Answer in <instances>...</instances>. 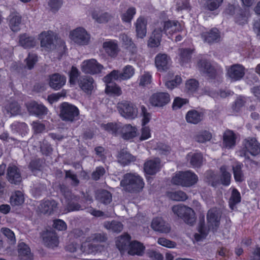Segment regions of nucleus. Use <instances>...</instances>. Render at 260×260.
<instances>
[{
	"label": "nucleus",
	"mask_w": 260,
	"mask_h": 260,
	"mask_svg": "<svg viewBox=\"0 0 260 260\" xmlns=\"http://www.w3.org/2000/svg\"><path fill=\"white\" fill-rule=\"evenodd\" d=\"M221 212L216 208L210 209L207 213V226L204 222L198 226V233L194 234V238L199 241L205 238L209 231H216L220 224Z\"/></svg>",
	"instance_id": "nucleus-1"
},
{
	"label": "nucleus",
	"mask_w": 260,
	"mask_h": 260,
	"mask_svg": "<svg viewBox=\"0 0 260 260\" xmlns=\"http://www.w3.org/2000/svg\"><path fill=\"white\" fill-rule=\"evenodd\" d=\"M120 186L129 192H138L144 186L143 179L137 173H126L120 182Z\"/></svg>",
	"instance_id": "nucleus-2"
},
{
	"label": "nucleus",
	"mask_w": 260,
	"mask_h": 260,
	"mask_svg": "<svg viewBox=\"0 0 260 260\" xmlns=\"http://www.w3.org/2000/svg\"><path fill=\"white\" fill-rule=\"evenodd\" d=\"M198 176L193 172L188 171L179 172L173 177L172 183L183 187H190L198 181Z\"/></svg>",
	"instance_id": "nucleus-3"
},
{
	"label": "nucleus",
	"mask_w": 260,
	"mask_h": 260,
	"mask_svg": "<svg viewBox=\"0 0 260 260\" xmlns=\"http://www.w3.org/2000/svg\"><path fill=\"white\" fill-rule=\"evenodd\" d=\"M135 73V68L131 65H126L123 67L121 72L113 70L104 78L105 82H109L112 80H127L132 78Z\"/></svg>",
	"instance_id": "nucleus-4"
},
{
	"label": "nucleus",
	"mask_w": 260,
	"mask_h": 260,
	"mask_svg": "<svg viewBox=\"0 0 260 260\" xmlns=\"http://www.w3.org/2000/svg\"><path fill=\"white\" fill-rule=\"evenodd\" d=\"M172 210L175 215L182 218L185 223L190 225L195 223L196 221L195 213L191 208L178 205L174 206Z\"/></svg>",
	"instance_id": "nucleus-5"
},
{
	"label": "nucleus",
	"mask_w": 260,
	"mask_h": 260,
	"mask_svg": "<svg viewBox=\"0 0 260 260\" xmlns=\"http://www.w3.org/2000/svg\"><path fill=\"white\" fill-rule=\"evenodd\" d=\"M70 39L76 44L79 46L88 45L90 40V36L83 27H78L70 32Z\"/></svg>",
	"instance_id": "nucleus-6"
},
{
	"label": "nucleus",
	"mask_w": 260,
	"mask_h": 260,
	"mask_svg": "<svg viewBox=\"0 0 260 260\" xmlns=\"http://www.w3.org/2000/svg\"><path fill=\"white\" fill-rule=\"evenodd\" d=\"M79 114V109L74 105L63 103L60 106V117L62 120L72 122Z\"/></svg>",
	"instance_id": "nucleus-7"
},
{
	"label": "nucleus",
	"mask_w": 260,
	"mask_h": 260,
	"mask_svg": "<svg viewBox=\"0 0 260 260\" xmlns=\"http://www.w3.org/2000/svg\"><path fill=\"white\" fill-rule=\"evenodd\" d=\"M117 109L120 114L126 119H133L138 115V110L135 105L128 101L119 103Z\"/></svg>",
	"instance_id": "nucleus-8"
},
{
	"label": "nucleus",
	"mask_w": 260,
	"mask_h": 260,
	"mask_svg": "<svg viewBox=\"0 0 260 260\" xmlns=\"http://www.w3.org/2000/svg\"><path fill=\"white\" fill-rule=\"evenodd\" d=\"M104 67L93 58L85 60L81 64V70L85 74H98L101 73Z\"/></svg>",
	"instance_id": "nucleus-9"
},
{
	"label": "nucleus",
	"mask_w": 260,
	"mask_h": 260,
	"mask_svg": "<svg viewBox=\"0 0 260 260\" xmlns=\"http://www.w3.org/2000/svg\"><path fill=\"white\" fill-rule=\"evenodd\" d=\"M107 239L106 236L104 234H94L91 235L88 238V241L82 244L81 245V250L87 254L92 253L97 250L95 246L89 243L91 242H103Z\"/></svg>",
	"instance_id": "nucleus-10"
},
{
	"label": "nucleus",
	"mask_w": 260,
	"mask_h": 260,
	"mask_svg": "<svg viewBox=\"0 0 260 260\" xmlns=\"http://www.w3.org/2000/svg\"><path fill=\"white\" fill-rule=\"evenodd\" d=\"M244 150L240 152V155L246 156V152L255 156L260 153V145L255 138H248L244 142Z\"/></svg>",
	"instance_id": "nucleus-11"
},
{
	"label": "nucleus",
	"mask_w": 260,
	"mask_h": 260,
	"mask_svg": "<svg viewBox=\"0 0 260 260\" xmlns=\"http://www.w3.org/2000/svg\"><path fill=\"white\" fill-rule=\"evenodd\" d=\"M245 75V69L241 64H235L227 69L226 75L232 81L241 80Z\"/></svg>",
	"instance_id": "nucleus-12"
},
{
	"label": "nucleus",
	"mask_w": 260,
	"mask_h": 260,
	"mask_svg": "<svg viewBox=\"0 0 260 260\" xmlns=\"http://www.w3.org/2000/svg\"><path fill=\"white\" fill-rule=\"evenodd\" d=\"M157 27H160L164 32L167 34L172 35L176 32L180 31L183 29V26L177 21L168 20L161 22L160 24H158Z\"/></svg>",
	"instance_id": "nucleus-13"
},
{
	"label": "nucleus",
	"mask_w": 260,
	"mask_h": 260,
	"mask_svg": "<svg viewBox=\"0 0 260 260\" xmlns=\"http://www.w3.org/2000/svg\"><path fill=\"white\" fill-rule=\"evenodd\" d=\"M170 101V96L168 93L159 92L154 93L150 99L152 105L161 107L168 104Z\"/></svg>",
	"instance_id": "nucleus-14"
},
{
	"label": "nucleus",
	"mask_w": 260,
	"mask_h": 260,
	"mask_svg": "<svg viewBox=\"0 0 260 260\" xmlns=\"http://www.w3.org/2000/svg\"><path fill=\"white\" fill-rule=\"evenodd\" d=\"M171 64L170 57L166 54L159 53L155 57V64L158 71L160 72L168 70Z\"/></svg>",
	"instance_id": "nucleus-15"
},
{
	"label": "nucleus",
	"mask_w": 260,
	"mask_h": 260,
	"mask_svg": "<svg viewBox=\"0 0 260 260\" xmlns=\"http://www.w3.org/2000/svg\"><path fill=\"white\" fill-rule=\"evenodd\" d=\"M151 227L154 231L161 233L168 234L171 231L170 224L160 217L152 219Z\"/></svg>",
	"instance_id": "nucleus-16"
},
{
	"label": "nucleus",
	"mask_w": 260,
	"mask_h": 260,
	"mask_svg": "<svg viewBox=\"0 0 260 260\" xmlns=\"http://www.w3.org/2000/svg\"><path fill=\"white\" fill-rule=\"evenodd\" d=\"M28 112L37 116H41L47 114V108L42 104H39L35 101H31L26 104Z\"/></svg>",
	"instance_id": "nucleus-17"
},
{
	"label": "nucleus",
	"mask_w": 260,
	"mask_h": 260,
	"mask_svg": "<svg viewBox=\"0 0 260 260\" xmlns=\"http://www.w3.org/2000/svg\"><path fill=\"white\" fill-rule=\"evenodd\" d=\"M8 20L9 27L13 31L17 32L20 29L22 17L18 12L15 11H12Z\"/></svg>",
	"instance_id": "nucleus-18"
},
{
	"label": "nucleus",
	"mask_w": 260,
	"mask_h": 260,
	"mask_svg": "<svg viewBox=\"0 0 260 260\" xmlns=\"http://www.w3.org/2000/svg\"><path fill=\"white\" fill-rule=\"evenodd\" d=\"M79 85L81 89L87 94H91L96 87L93 79L89 76L81 78L79 81Z\"/></svg>",
	"instance_id": "nucleus-19"
},
{
	"label": "nucleus",
	"mask_w": 260,
	"mask_h": 260,
	"mask_svg": "<svg viewBox=\"0 0 260 260\" xmlns=\"http://www.w3.org/2000/svg\"><path fill=\"white\" fill-rule=\"evenodd\" d=\"M41 46L46 49H51L54 48L53 32L46 31L41 32L39 36Z\"/></svg>",
	"instance_id": "nucleus-20"
},
{
	"label": "nucleus",
	"mask_w": 260,
	"mask_h": 260,
	"mask_svg": "<svg viewBox=\"0 0 260 260\" xmlns=\"http://www.w3.org/2000/svg\"><path fill=\"white\" fill-rule=\"evenodd\" d=\"M44 244L47 247L51 248L57 247L59 244V240L56 233L53 231H46L43 235Z\"/></svg>",
	"instance_id": "nucleus-21"
},
{
	"label": "nucleus",
	"mask_w": 260,
	"mask_h": 260,
	"mask_svg": "<svg viewBox=\"0 0 260 260\" xmlns=\"http://www.w3.org/2000/svg\"><path fill=\"white\" fill-rule=\"evenodd\" d=\"M66 83L65 76L55 73L49 77V85L51 88L54 90L60 89Z\"/></svg>",
	"instance_id": "nucleus-22"
},
{
	"label": "nucleus",
	"mask_w": 260,
	"mask_h": 260,
	"mask_svg": "<svg viewBox=\"0 0 260 260\" xmlns=\"http://www.w3.org/2000/svg\"><path fill=\"white\" fill-rule=\"evenodd\" d=\"M7 177L8 181L14 184H17L21 182V177L18 168L14 165H10L7 169Z\"/></svg>",
	"instance_id": "nucleus-23"
},
{
	"label": "nucleus",
	"mask_w": 260,
	"mask_h": 260,
	"mask_svg": "<svg viewBox=\"0 0 260 260\" xmlns=\"http://www.w3.org/2000/svg\"><path fill=\"white\" fill-rule=\"evenodd\" d=\"M147 24L146 19L143 17H139L135 23L136 35L138 38H144L147 33Z\"/></svg>",
	"instance_id": "nucleus-24"
},
{
	"label": "nucleus",
	"mask_w": 260,
	"mask_h": 260,
	"mask_svg": "<svg viewBox=\"0 0 260 260\" xmlns=\"http://www.w3.org/2000/svg\"><path fill=\"white\" fill-rule=\"evenodd\" d=\"M103 48L105 52L111 57H115L119 51L117 41L115 40H108L103 44Z\"/></svg>",
	"instance_id": "nucleus-25"
},
{
	"label": "nucleus",
	"mask_w": 260,
	"mask_h": 260,
	"mask_svg": "<svg viewBox=\"0 0 260 260\" xmlns=\"http://www.w3.org/2000/svg\"><path fill=\"white\" fill-rule=\"evenodd\" d=\"M160 160L154 158L147 160L144 164V171L147 174L154 175L159 171Z\"/></svg>",
	"instance_id": "nucleus-26"
},
{
	"label": "nucleus",
	"mask_w": 260,
	"mask_h": 260,
	"mask_svg": "<svg viewBox=\"0 0 260 260\" xmlns=\"http://www.w3.org/2000/svg\"><path fill=\"white\" fill-rule=\"evenodd\" d=\"M19 45L25 49L34 48L37 45L35 38L26 34H23L19 37Z\"/></svg>",
	"instance_id": "nucleus-27"
},
{
	"label": "nucleus",
	"mask_w": 260,
	"mask_h": 260,
	"mask_svg": "<svg viewBox=\"0 0 260 260\" xmlns=\"http://www.w3.org/2000/svg\"><path fill=\"white\" fill-rule=\"evenodd\" d=\"M38 208L42 213L51 214L56 211L57 203L54 200H46L41 202Z\"/></svg>",
	"instance_id": "nucleus-28"
},
{
	"label": "nucleus",
	"mask_w": 260,
	"mask_h": 260,
	"mask_svg": "<svg viewBox=\"0 0 260 260\" xmlns=\"http://www.w3.org/2000/svg\"><path fill=\"white\" fill-rule=\"evenodd\" d=\"M137 129L136 127L131 124L122 125L121 124V127L119 131V134L125 140H128L135 137L137 135Z\"/></svg>",
	"instance_id": "nucleus-29"
},
{
	"label": "nucleus",
	"mask_w": 260,
	"mask_h": 260,
	"mask_svg": "<svg viewBox=\"0 0 260 260\" xmlns=\"http://www.w3.org/2000/svg\"><path fill=\"white\" fill-rule=\"evenodd\" d=\"M162 30L160 27H155L148 42V45L151 48L158 47L160 43Z\"/></svg>",
	"instance_id": "nucleus-30"
},
{
	"label": "nucleus",
	"mask_w": 260,
	"mask_h": 260,
	"mask_svg": "<svg viewBox=\"0 0 260 260\" xmlns=\"http://www.w3.org/2000/svg\"><path fill=\"white\" fill-rule=\"evenodd\" d=\"M92 18L98 23H104L109 21L112 16L108 12L96 9L91 12Z\"/></svg>",
	"instance_id": "nucleus-31"
},
{
	"label": "nucleus",
	"mask_w": 260,
	"mask_h": 260,
	"mask_svg": "<svg viewBox=\"0 0 260 260\" xmlns=\"http://www.w3.org/2000/svg\"><path fill=\"white\" fill-rule=\"evenodd\" d=\"M144 249L145 247L143 244L140 242L134 241L129 244L128 253L131 255L141 256L144 253Z\"/></svg>",
	"instance_id": "nucleus-32"
},
{
	"label": "nucleus",
	"mask_w": 260,
	"mask_h": 260,
	"mask_svg": "<svg viewBox=\"0 0 260 260\" xmlns=\"http://www.w3.org/2000/svg\"><path fill=\"white\" fill-rule=\"evenodd\" d=\"M186 159L194 168L200 167L203 161V156L199 152H191L189 153L186 156Z\"/></svg>",
	"instance_id": "nucleus-33"
},
{
	"label": "nucleus",
	"mask_w": 260,
	"mask_h": 260,
	"mask_svg": "<svg viewBox=\"0 0 260 260\" xmlns=\"http://www.w3.org/2000/svg\"><path fill=\"white\" fill-rule=\"evenodd\" d=\"M203 114L195 110H191L187 112L185 118L187 122L197 124L203 119Z\"/></svg>",
	"instance_id": "nucleus-34"
},
{
	"label": "nucleus",
	"mask_w": 260,
	"mask_h": 260,
	"mask_svg": "<svg viewBox=\"0 0 260 260\" xmlns=\"http://www.w3.org/2000/svg\"><path fill=\"white\" fill-rule=\"evenodd\" d=\"M198 68L201 72L207 73L210 76L212 77L215 74V70L214 68L207 60L203 59L200 60L198 63Z\"/></svg>",
	"instance_id": "nucleus-35"
},
{
	"label": "nucleus",
	"mask_w": 260,
	"mask_h": 260,
	"mask_svg": "<svg viewBox=\"0 0 260 260\" xmlns=\"http://www.w3.org/2000/svg\"><path fill=\"white\" fill-rule=\"evenodd\" d=\"M236 136L231 131H226L223 135V145L228 148H231L236 144Z\"/></svg>",
	"instance_id": "nucleus-36"
},
{
	"label": "nucleus",
	"mask_w": 260,
	"mask_h": 260,
	"mask_svg": "<svg viewBox=\"0 0 260 260\" xmlns=\"http://www.w3.org/2000/svg\"><path fill=\"white\" fill-rule=\"evenodd\" d=\"M173 74L168 73L165 77V85L170 89H172L179 85L181 82V78L179 76H176L172 78Z\"/></svg>",
	"instance_id": "nucleus-37"
},
{
	"label": "nucleus",
	"mask_w": 260,
	"mask_h": 260,
	"mask_svg": "<svg viewBox=\"0 0 260 260\" xmlns=\"http://www.w3.org/2000/svg\"><path fill=\"white\" fill-rule=\"evenodd\" d=\"M202 37L203 38L205 42L212 43L219 40L220 35L217 29L213 28L209 32L203 33Z\"/></svg>",
	"instance_id": "nucleus-38"
},
{
	"label": "nucleus",
	"mask_w": 260,
	"mask_h": 260,
	"mask_svg": "<svg viewBox=\"0 0 260 260\" xmlns=\"http://www.w3.org/2000/svg\"><path fill=\"white\" fill-rule=\"evenodd\" d=\"M118 161L123 165H127L135 160V158L132 154L129 153L126 150H122L118 156Z\"/></svg>",
	"instance_id": "nucleus-39"
},
{
	"label": "nucleus",
	"mask_w": 260,
	"mask_h": 260,
	"mask_svg": "<svg viewBox=\"0 0 260 260\" xmlns=\"http://www.w3.org/2000/svg\"><path fill=\"white\" fill-rule=\"evenodd\" d=\"M130 239L131 237L128 234H124L118 238L116 241V246L121 252L125 250L128 244H129Z\"/></svg>",
	"instance_id": "nucleus-40"
},
{
	"label": "nucleus",
	"mask_w": 260,
	"mask_h": 260,
	"mask_svg": "<svg viewBox=\"0 0 260 260\" xmlns=\"http://www.w3.org/2000/svg\"><path fill=\"white\" fill-rule=\"evenodd\" d=\"M104 227L113 232H120L123 229V225L119 221H106L104 223Z\"/></svg>",
	"instance_id": "nucleus-41"
},
{
	"label": "nucleus",
	"mask_w": 260,
	"mask_h": 260,
	"mask_svg": "<svg viewBox=\"0 0 260 260\" xmlns=\"http://www.w3.org/2000/svg\"><path fill=\"white\" fill-rule=\"evenodd\" d=\"M6 114L9 117L18 115L20 112V107L17 103L14 102L7 105L5 109Z\"/></svg>",
	"instance_id": "nucleus-42"
},
{
	"label": "nucleus",
	"mask_w": 260,
	"mask_h": 260,
	"mask_svg": "<svg viewBox=\"0 0 260 260\" xmlns=\"http://www.w3.org/2000/svg\"><path fill=\"white\" fill-rule=\"evenodd\" d=\"M24 201L23 193L20 191H15L10 198V203L12 206L21 205Z\"/></svg>",
	"instance_id": "nucleus-43"
},
{
	"label": "nucleus",
	"mask_w": 260,
	"mask_h": 260,
	"mask_svg": "<svg viewBox=\"0 0 260 260\" xmlns=\"http://www.w3.org/2000/svg\"><path fill=\"white\" fill-rule=\"evenodd\" d=\"M243 165L240 163H237L233 167V173L235 180L236 182H242L244 180V174L242 171Z\"/></svg>",
	"instance_id": "nucleus-44"
},
{
	"label": "nucleus",
	"mask_w": 260,
	"mask_h": 260,
	"mask_svg": "<svg viewBox=\"0 0 260 260\" xmlns=\"http://www.w3.org/2000/svg\"><path fill=\"white\" fill-rule=\"evenodd\" d=\"M112 81L107 83L106 87L105 89L106 92L108 94H113L116 95H120L122 93L121 88L117 86L116 84L112 83Z\"/></svg>",
	"instance_id": "nucleus-45"
},
{
	"label": "nucleus",
	"mask_w": 260,
	"mask_h": 260,
	"mask_svg": "<svg viewBox=\"0 0 260 260\" xmlns=\"http://www.w3.org/2000/svg\"><path fill=\"white\" fill-rule=\"evenodd\" d=\"M228 168L226 166H222L220 168V180L222 184L229 185L230 183L231 174L228 171Z\"/></svg>",
	"instance_id": "nucleus-46"
},
{
	"label": "nucleus",
	"mask_w": 260,
	"mask_h": 260,
	"mask_svg": "<svg viewBox=\"0 0 260 260\" xmlns=\"http://www.w3.org/2000/svg\"><path fill=\"white\" fill-rule=\"evenodd\" d=\"M102 128L107 132L113 134H119V131L121 127V123H108L107 124H102Z\"/></svg>",
	"instance_id": "nucleus-47"
},
{
	"label": "nucleus",
	"mask_w": 260,
	"mask_h": 260,
	"mask_svg": "<svg viewBox=\"0 0 260 260\" xmlns=\"http://www.w3.org/2000/svg\"><path fill=\"white\" fill-rule=\"evenodd\" d=\"M96 197L101 202L104 204H109L112 201V196L110 192L102 190L97 193Z\"/></svg>",
	"instance_id": "nucleus-48"
},
{
	"label": "nucleus",
	"mask_w": 260,
	"mask_h": 260,
	"mask_svg": "<svg viewBox=\"0 0 260 260\" xmlns=\"http://www.w3.org/2000/svg\"><path fill=\"white\" fill-rule=\"evenodd\" d=\"M212 138L211 134L206 131H201L198 133L195 136V140L201 143L210 141Z\"/></svg>",
	"instance_id": "nucleus-49"
},
{
	"label": "nucleus",
	"mask_w": 260,
	"mask_h": 260,
	"mask_svg": "<svg viewBox=\"0 0 260 260\" xmlns=\"http://www.w3.org/2000/svg\"><path fill=\"white\" fill-rule=\"evenodd\" d=\"M191 52L189 49H180L179 50V60L182 65L187 62L190 58Z\"/></svg>",
	"instance_id": "nucleus-50"
},
{
	"label": "nucleus",
	"mask_w": 260,
	"mask_h": 260,
	"mask_svg": "<svg viewBox=\"0 0 260 260\" xmlns=\"http://www.w3.org/2000/svg\"><path fill=\"white\" fill-rule=\"evenodd\" d=\"M241 201V196L240 192L236 189H233L232 194L229 200L230 208L234 210L235 205Z\"/></svg>",
	"instance_id": "nucleus-51"
},
{
	"label": "nucleus",
	"mask_w": 260,
	"mask_h": 260,
	"mask_svg": "<svg viewBox=\"0 0 260 260\" xmlns=\"http://www.w3.org/2000/svg\"><path fill=\"white\" fill-rule=\"evenodd\" d=\"M168 196L171 199L176 201H184L187 199L186 194L181 190L170 192Z\"/></svg>",
	"instance_id": "nucleus-52"
},
{
	"label": "nucleus",
	"mask_w": 260,
	"mask_h": 260,
	"mask_svg": "<svg viewBox=\"0 0 260 260\" xmlns=\"http://www.w3.org/2000/svg\"><path fill=\"white\" fill-rule=\"evenodd\" d=\"M136 13V10L135 8H129L125 13L122 14L121 16L122 21L125 22H130L133 19Z\"/></svg>",
	"instance_id": "nucleus-53"
},
{
	"label": "nucleus",
	"mask_w": 260,
	"mask_h": 260,
	"mask_svg": "<svg viewBox=\"0 0 260 260\" xmlns=\"http://www.w3.org/2000/svg\"><path fill=\"white\" fill-rule=\"evenodd\" d=\"M1 233L8 238L9 242L13 244L16 242L14 233L10 229L7 228H3L1 230Z\"/></svg>",
	"instance_id": "nucleus-54"
},
{
	"label": "nucleus",
	"mask_w": 260,
	"mask_h": 260,
	"mask_svg": "<svg viewBox=\"0 0 260 260\" xmlns=\"http://www.w3.org/2000/svg\"><path fill=\"white\" fill-rule=\"evenodd\" d=\"M223 0H206V6L211 11H213L218 8Z\"/></svg>",
	"instance_id": "nucleus-55"
},
{
	"label": "nucleus",
	"mask_w": 260,
	"mask_h": 260,
	"mask_svg": "<svg viewBox=\"0 0 260 260\" xmlns=\"http://www.w3.org/2000/svg\"><path fill=\"white\" fill-rule=\"evenodd\" d=\"M80 75V72L75 67H72L71 71L69 74V82L72 84H75L76 80Z\"/></svg>",
	"instance_id": "nucleus-56"
},
{
	"label": "nucleus",
	"mask_w": 260,
	"mask_h": 260,
	"mask_svg": "<svg viewBox=\"0 0 260 260\" xmlns=\"http://www.w3.org/2000/svg\"><path fill=\"white\" fill-rule=\"evenodd\" d=\"M157 243L158 244L169 248H174L176 246L175 242L165 238H158L157 240Z\"/></svg>",
	"instance_id": "nucleus-57"
},
{
	"label": "nucleus",
	"mask_w": 260,
	"mask_h": 260,
	"mask_svg": "<svg viewBox=\"0 0 260 260\" xmlns=\"http://www.w3.org/2000/svg\"><path fill=\"white\" fill-rule=\"evenodd\" d=\"M65 95L66 92L62 91L60 92L53 93L48 95L47 100L50 104H53L58 101L61 97L65 96Z\"/></svg>",
	"instance_id": "nucleus-58"
},
{
	"label": "nucleus",
	"mask_w": 260,
	"mask_h": 260,
	"mask_svg": "<svg viewBox=\"0 0 260 260\" xmlns=\"http://www.w3.org/2000/svg\"><path fill=\"white\" fill-rule=\"evenodd\" d=\"M37 60V56L35 54H29L28 57L25 59L27 68L29 69H31Z\"/></svg>",
	"instance_id": "nucleus-59"
},
{
	"label": "nucleus",
	"mask_w": 260,
	"mask_h": 260,
	"mask_svg": "<svg viewBox=\"0 0 260 260\" xmlns=\"http://www.w3.org/2000/svg\"><path fill=\"white\" fill-rule=\"evenodd\" d=\"M198 87V82L194 79H190L186 83V88L191 92L196 90Z\"/></svg>",
	"instance_id": "nucleus-60"
},
{
	"label": "nucleus",
	"mask_w": 260,
	"mask_h": 260,
	"mask_svg": "<svg viewBox=\"0 0 260 260\" xmlns=\"http://www.w3.org/2000/svg\"><path fill=\"white\" fill-rule=\"evenodd\" d=\"M18 252L22 256L28 255L30 252V248L24 243H19Z\"/></svg>",
	"instance_id": "nucleus-61"
},
{
	"label": "nucleus",
	"mask_w": 260,
	"mask_h": 260,
	"mask_svg": "<svg viewBox=\"0 0 260 260\" xmlns=\"http://www.w3.org/2000/svg\"><path fill=\"white\" fill-rule=\"evenodd\" d=\"M141 129V135L140 137L141 141L147 140L151 137L150 129L148 126L143 125Z\"/></svg>",
	"instance_id": "nucleus-62"
},
{
	"label": "nucleus",
	"mask_w": 260,
	"mask_h": 260,
	"mask_svg": "<svg viewBox=\"0 0 260 260\" xmlns=\"http://www.w3.org/2000/svg\"><path fill=\"white\" fill-rule=\"evenodd\" d=\"M151 78V75L149 73H145L140 77L139 84L141 86H145L150 84Z\"/></svg>",
	"instance_id": "nucleus-63"
},
{
	"label": "nucleus",
	"mask_w": 260,
	"mask_h": 260,
	"mask_svg": "<svg viewBox=\"0 0 260 260\" xmlns=\"http://www.w3.org/2000/svg\"><path fill=\"white\" fill-rule=\"evenodd\" d=\"M53 226L58 231H64L67 228V224L61 219L54 220Z\"/></svg>",
	"instance_id": "nucleus-64"
}]
</instances>
